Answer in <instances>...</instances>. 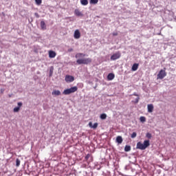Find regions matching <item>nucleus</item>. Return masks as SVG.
Segmentation results:
<instances>
[{
    "instance_id": "obj_8",
    "label": "nucleus",
    "mask_w": 176,
    "mask_h": 176,
    "mask_svg": "<svg viewBox=\"0 0 176 176\" xmlns=\"http://www.w3.org/2000/svg\"><path fill=\"white\" fill-rule=\"evenodd\" d=\"M74 36L75 39H79L80 38V32H79V30H75Z\"/></svg>"
},
{
    "instance_id": "obj_14",
    "label": "nucleus",
    "mask_w": 176,
    "mask_h": 176,
    "mask_svg": "<svg viewBox=\"0 0 176 176\" xmlns=\"http://www.w3.org/2000/svg\"><path fill=\"white\" fill-rule=\"evenodd\" d=\"M52 96H61V91L59 90H54L52 91Z\"/></svg>"
},
{
    "instance_id": "obj_24",
    "label": "nucleus",
    "mask_w": 176,
    "mask_h": 176,
    "mask_svg": "<svg viewBox=\"0 0 176 176\" xmlns=\"http://www.w3.org/2000/svg\"><path fill=\"white\" fill-rule=\"evenodd\" d=\"M146 137L148 139H151V138H152V134L149 133H147L146 135Z\"/></svg>"
},
{
    "instance_id": "obj_29",
    "label": "nucleus",
    "mask_w": 176,
    "mask_h": 176,
    "mask_svg": "<svg viewBox=\"0 0 176 176\" xmlns=\"http://www.w3.org/2000/svg\"><path fill=\"white\" fill-rule=\"evenodd\" d=\"M113 36H118V32H113Z\"/></svg>"
},
{
    "instance_id": "obj_30",
    "label": "nucleus",
    "mask_w": 176,
    "mask_h": 176,
    "mask_svg": "<svg viewBox=\"0 0 176 176\" xmlns=\"http://www.w3.org/2000/svg\"><path fill=\"white\" fill-rule=\"evenodd\" d=\"M73 51H74V50L72 48H70L68 50V52H73Z\"/></svg>"
},
{
    "instance_id": "obj_20",
    "label": "nucleus",
    "mask_w": 176,
    "mask_h": 176,
    "mask_svg": "<svg viewBox=\"0 0 176 176\" xmlns=\"http://www.w3.org/2000/svg\"><path fill=\"white\" fill-rule=\"evenodd\" d=\"M89 2L92 5H97V3H98V0H90Z\"/></svg>"
},
{
    "instance_id": "obj_18",
    "label": "nucleus",
    "mask_w": 176,
    "mask_h": 176,
    "mask_svg": "<svg viewBox=\"0 0 176 176\" xmlns=\"http://www.w3.org/2000/svg\"><path fill=\"white\" fill-rule=\"evenodd\" d=\"M80 3H81V5H83L84 6L89 5V1L87 0H80Z\"/></svg>"
},
{
    "instance_id": "obj_9",
    "label": "nucleus",
    "mask_w": 176,
    "mask_h": 176,
    "mask_svg": "<svg viewBox=\"0 0 176 176\" xmlns=\"http://www.w3.org/2000/svg\"><path fill=\"white\" fill-rule=\"evenodd\" d=\"M57 56V54L54 51L50 50L49 51V57L50 58H54Z\"/></svg>"
},
{
    "instance_id": "obj_6",
    "label": "nucleus",
    "mask_w": 176,
    "mask_h": 176,
    "mask_svg": "<svg viewBox=\"0 0 176 176\" xmlns=\"http://www.w3.org/2000/svg\"><path fill=\"white\" fill-rule=\"evenodd\" d=\"M65 80L67 83H71L72 82H74L75 80V78L72 76L66 75Z\"/></svg>"
},
{
    "instance_id": "obj_31",
    "label": "nucleus",
    "mask_w": 176,
    "mask_h": 176,
    "mask_svg": "<svg viewBox=\"0 0 176 176\" xmlns=\"http://www.w3.org/2000/svg\"><path fill=\"white\" fill-rule=\"evenodd\" d=\"M133 96H135V97H138V94H137L136 93H134Z\"/></svg>"
},
{
    "instance_id": "obj_23",
    "label": "nucleus",
    "mask_w": 176,
    "mask_h": 176,
    "mask_svg": "<svg viewBox=\"0 0 176 176\" xmlns=\"http://www.w3.org/2000/svg\"><path fill=\"white\" fill-rule=\"evenodd\" d=\"M20 163H21L20 160L16 159V167H19L20 166Z\"/></svg>"
},
{
    "instance_id": "obj_3",
    "label": "nucleus",
    "mask_w": 176,
    "mask_h": 176,
    "mask_svg": "<svg viewBox=\"0 0 176 176\" xmlns=\"http://www.w3.org/2000/svg\"><path fill=\"white\" fill-rule=\"evenodd\" d=\"M78 91V87H73L70 89H66L63 91V94L65 96H68L69 94H72V93H75Z\"/></svg>"
},
{
    "instance_id": "obj_10",
    "label": "nucleus",
    "mask_w": 176,
    "mask_h": 176,
    "mask_svg": "<svg viewBox=\"0 0 176 176\" xmlns=\"http://www.w3.org/2000/svg\"><path fill=\"white\" fill-rule=\"evenodd\" d=\"M74 14L77 16L78 17H82L83 16V14L82 12H80L79 10L76 9L74 11Z\"/></svg>"
},
{
    "instance_id": "obj_2",
    "label": "nucleus",
    "mask_w": 176,
    "mask_h": 176,
    "mask_svg": "<svg viewBox=\"0 0 176 176\" xmlns=\"http://www.w3.org/2000/svg\"><path fill=\"white\" fill-rule=\"evenodd\" d=\"M149 145H151L149 140H144L143 144L141 142H138L136 145V149L145 151V148H148Z\"/></svg>"
},
{
    "instance_id": "obj_28",
    "label": "nucleus",
    "mask_w": 176,
    "mask_h": 176,
    "mask_svg": "<svg viewBox=\"0 0 176 176\" xmlns=\"http://www.w3.org/2000/svg\"><path fill=\"white\" fill-rule=\"evenodd\" d=\"M138 101H140V97H138L136 99H135V104H138Z\"/></svg>"
},
{
    "instance_id": "obj_7",
    "label": "nucleus",
    "mask_w": 176,
    "mask_h": 176,
    "mask_svg": "<svg viewBox=\"0 0 176 176\" xmlns=\"http://www.w3.org/2000/svg\"><path fill=\"white\" fill-rule=\"evenodd\" d=\"M21 107H23V102H18V107L14 108L13 111L19 112L20 111V108H21Z\"/></svg>"
},
{
    "instance_id": "obj_12",
    "label": "nucleus",
    "mask_w": 176,
    "mask_h": 176,
    "mask_svg": "<svg viewBox=\"0 0 176 176\" xmlns=\"http://www.w3.org/2000/svg\"><path fill=\"white\" fill-rule=\"evenodd\" d=\"M147 109H148V112H149L150 113H152V112H153V104H148Z\"/></svg>"
},
{
    "instance_id": "obj_21",
    "label": "nucleus",
    "mask_w": 176,
    "mask_h": 176,
    "mask_svg": "<svg viewBox=\"0 0 176 176\" xmlns=\"http://www.w3.org/2000/svg\"><path fill=\"white\" fill-rule=\"evenodd\" d=\"M100 119H102V120H105V119H107V115L105 113L101 114Z\"/></svg>"
},
{
    "instance_id": "obj_11",
    "label": "nucleus",
    "mask_w": 176,
    "mask_h": 176,
    "mask_svg": "<svg viewBox=\"0 0 176 176\" xmlns=\"http://www.w3.org/2000/svg\"><path fill=\"white\" fill-rule=\"evenodd\" d=\"M89 127H91V129H97V127H98V123L96 122L93 125V122H89Z\"/></svg>"
},
{
    "instance_id": "obj_5",
    "label": "nucleus",
    "mask_w": 176,
    "mask_h": 176,
    "mask_svg": "<svg viewBox=\"0 0 176 176\" xmlns=\"http://www.w3.org/2000/svg\"><path fill=\"white\" fill-rule=\"evenodd\" d=\"M121 56H122V54H120V52L118 51L111 56V60L112 61H115V60H118L120 58Z\"/></svg>"
},
{
    "instance_id": "obj_13",
    "label": "nucleus",
    "mask_w": 176,
    "mask_h": 176,
    "mask_svg": "<svg viewBox=\"0 0 176 176\" xmlns=\"http://www.w3.org/2000/svg\"><path fill=\"white\" fill-rule=\"evenodd\" d=\"M108 80H113L115 79V74L113 73H110L107 76Z\"/></svg>"
},
{
    "instance_id": "obj_16",
    "label": "nucleus",
    "mask_w": 176,
    "mask_h": 176,
    "mask_svg": "<svg viewBox=\"0 0 176 176\" xmlns=\"http://www.w3.org/2000/svg\"><path fill=\"white\" fill-rule=\"evenodd\" d=\"M116 142H118V144H122V142H123V138L122 136H118L116 138Z\"/></svg>"
},
{
    "instance_id": "obj_17",
    "label": "nucleus",
    "mask_w": 176,
    "mask_h": 176,
    "mask_svg": "<svg viewBox=\"0 0 176 176\" xmlns=\"http://www.w3.org/2000/svg\"><path fill=\"white\" fill-rule=\"evenodd\" d=\"M41 28L43 30H46V23L43 21H41Z\"/></svg>"
},
{
    "instance_id": "obj_15",
    "label": "nucleus",
    "mask_w": 176,
    "mask_h": 176,
    "mask_svg": "<svg viewBox=\"0 0 176 176\" xmlns=\"http://www.w3.org/2000/svg\"><path fill=\"white\" fill-rule=\"evenodd\" d=\"M139 64L138 63H134L132 66V71H137V69H138V67H139Z\"/></svg>"
},
{
    "instance_id": "obj_4",
    "label": "nucleus",
    "mask_w": 176,
    "mask_h": 176,
    "mask_svg": "<svg viewBox=\"0 0 176 176\" xmlns=\"http://www.w3.org/2000/svg\"><path fill=\"white\" fill-rule=\"evenodd\" d=\"M166 76V70L161 69L157 74V79H164Z\"/></svg>"
},
{
    "instance_id": "obj_25",
    "label": "nucleus",
    "mask_w": 176,
    "mask_h": 176,
    "mask_svg": "<svg viewBox=\"0 0 176 176\" xmlns=\"http://www.w3.org/2000/svg\"><path fill=\"white\" fill-rule=\"evenodd\" d=\"M131 138H135V137H137V133L133 132L131 135Z\"/></svg>"
},
{
    "instance_id": "obj_27",
    "label": "nucleus",
    "mask_w": 176,
    "mask_h": 176,
    "mask_svg": "<svg viewBox=\"0 0 176 176\" xmlns=\"http://www.w3.org/2000/svg\"><path fill=\"white\" fill-rule=\"evenodd\" d=\"M34 15L36 16V19H39V14H38V12H36L35 14H34Z\"/></svg>"
},
{
    "instance_id": "obj_22",
    "label": "nucleus",
    "mask_w": 176,
    "mask_h": 176,
    "mask_svg": "<svg viewBox=\"0 0 176 176\" xmlns=\"http://www.w3.org/2000/svg\"><path fill=\"white\" fill-rule=\"evenodd\" d=\"M140 122H142V123H144L145 122H146V118L144 116H141L140 118Z\"/></svg>"
},
{
    "instance_id": "obj_19",
    "label": "nucleus",
    "mask_w": 176,
    "mask_h": 176,
    "mask_svg": "<svg viewBox=\"0 0 176 176\" xmlns=\"http://www.w3.org/2000/svg\"><path fill=\"white\" fill-rule=\"evenodd\" d=\"M130 151H131V146H130L129 145H126L125 148H124V151L125 152H130Z\"/></svg>"
},
{
    "instance_id": "obj_1",
    "label": "nucleus",
    "mask_w": 176,
    "mask_h": 176,
    "mask_svg": "<svg viewBox=\"0 0 176 176\" xmlns=\"http://www.w3.org/2000/svg\"><path fill=\"white\" fill-rule=\"evenodd\" d=\"M86 54L83 53H78L76 54L75 57L77 58L76 63L78 65L84 64L85 65H87V64H90L91 63L92 60L91 58H83V57H85Z\"/></svg>"
},
{
    "instance_id": "obj_26",
    "label": "nucleus",
    "mask_w": 176,
    "mask_h": 176,
    "mask_svg": "<svg viewBox=\"0 0 176 176\" xmlns=\"http://www.w3.org/2000/svg\"><path fill=\"white\" fill-rule=\"evenodd\" d=\"M36 5H41L42 3V0H35Z\"/></svg>"
}]
</instances>
